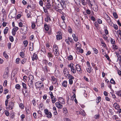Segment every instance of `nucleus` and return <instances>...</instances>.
Masks as SVG:
<instances>
[{
  "label": "nucleus",
  "instance_id": "1",
  "mask_svg": "<svg viewBox=\"0 0 121 121\" xmlns=\"http://www.w3.org/2000/svg\"><path fill=\"white\" fill-rule=\"evenodd\" d=\"M35 86L37 88H39L40 89H43L44 87L43 82L40 81H38L35 83Z\"/></svg>",
  "mask_w": 121,
  "mask_h": 121
},
{
  "label": "nucleus",
  "instance_id": "2",
  "mask_svg": "<svg viewBox=\"0 0 121 121\" xmlns=\"http://www.w3.org/2000/svg\"><path fill=\"white\" fill-rule=\"evenodd\" d=\"M104 17L105 19L108 22L109 25L111 26H112L113 24L112 22H111V20L109 16L106 14H104Z\"/></svg>",
  "mask_w": 121,
  "mask_h": 121
},
{
  "label": "nucleus",
  "instance_id": "3",
  "mask_svg": "<svg viewBox=\"0 0 121 121\" xmlns=\"http://www.w3.org/2000/svg\"><path fill=\"white\" fill-rule=\"evenodd\" d=\"M56 1L57 2H58V4H57V3H56V4H59V3H61V6H62V8L61 9H58L57 11H58V12H59V11H61L63 9V5H64L65 4V0H60V1L59 2V0H56Z\"/></svg>",
  "mask_w": 121,
  "mask_h": 121
},
{
  "label": "nucleus",
  "instance_id": "4",
  "mask_svg": "<svg viewBox=\"0 0 121 121\" xmlns=\"http://www.w3.org/2000/svg\"><path fill=\"white\" fill-rule=\"evenodd\" d=\"M50 0H47V7L49 9L51 6V4H53V3H54V1L55 3L56 4V2H57L55 1V0H52L51 2V3Z\"/></svg>",
  "mask_w": 121,
  "mask_h": 121
},
{
  "label": "nucleus",
  "instance_id": "5",
  "mask_svg": "<svg viewBox=\"0 0 121 121\" xmlns=\"http://www.w3.org/2000/svg\"><path fill=\"white\" fill-rule=\"evenodd\" d=\"M27 27L25 26L22 27L21 29V31H23L22 32V34H25L26 33V32L27 31Z\"/></svg>",
  "mask_w": 121,
  "mask_h": 121
},
{
  "label": "nucleus",
  "instance_id": "6",
  "mask_svg": "<svg viewBox=\"0 0 121 121\" xmlns=\"http://www.w3.org/2000/svg\"><path fill=\"white\" fill-rule=\"evenodd\" d=\"M75 67L76 68V69L77 71H79L80 73L82 72V71L81 69V66L78 65H77L75 66Z\"/></svg>",
  "mask_w": 121,
  "mask_h": 121
},
{
  "label": "nucleus",
  "instance_id": "7",
  "mask_svg": "<svg viewBox=\"0 0 121 121\" xmlns=\"http://www.w3.org/2000/svg\"><path fill=\"white\" fill-rule=\"evenodd\" d=\"M74 67V65L72 63H71L68 65V69L70 70L73 69V68Z\"/></svg>",
  "mask_w": 121,
  "mask_h": 121
},
{
  "label": "nucleus",
  "instance_id": "8",
  "mask_svg": "<svg viewBox=\"0 0 121 121\" xmlns=\"http://www.w3.org/2000/svg\"><path fill=\"white\" fill-rule=\"evenodd\" d=\"M55 104L56 107L59 109L62 108L63 107V106L59 102H56L55 103Z\"/></svg>",
  "mask_w": 121,
  "mask_h": 121
},
{
  "label": "nucleus",
  "instance_id": "9",
  "mask_svg": "<svg viewBox=\"0 0 121 121\" xmlns=\"http://www.w3.org/2000/svg\"><path fill=\"white\" fill-rule=\"evenodd\" d=\"M113 106L114 107L115 109L118 110L120 108V107L118 104L116 103H115L113 104Z\"/></svg>",
  "mask_w": 121,
  "mask_h": 121
},
{
  "label": "nucleus",
  "instance_id": "10",
  "mask_svg": "<svg viewBox=\"0 0 121 121\" xmlns=\"http://www.w3.org/2000/svg\"><path fill=\"white\" fill-rule=\"evenodd\" d=\"M33 82L32 80H29L28 82V85L30 87H33Z\"/></svg>",
  "mask_w": 121,
  "mask_h": 121
},
{
  "label": "nucleus",
  "instance_id": "11",
  "mask_svg": "<svg viewBox=\"0 0 121 121\" xmlns=\"http://www.w3.org/2000/svg\"><path fill=\"white\" fill-rule=\"evenodd\" d=\"M52 79L53 83L54 84L56 83L57 81V79L56 78H55L54 77L52 76Z\"/></svg>",
  "mask_w": 121,
  "mask_h": 121
},
{
  "label": "nucleus",
  "instance_id": "12",
  "mask_svg": "<svg viewBox=\"0 0 121 121\" xmlns=\"http://www.w3.org/2000/svg\"><path fill=\"white\" fill-rule=\"evenodd\" d=\"M47 56L49 59H50L51 58H53V55L51 52H49L48 53Z\"/></svg>",
  "mask_w": 121,
  "mask_h": 121
},
{
  "label": "nucleus",
  "instance_id": "13",
  "mask_svg": "<svg viewBox=\"0 0 121 121\" xmlns=\"http://www.w3.org/2000/svg\"><path fill=\"white\" fill-rule=\"evenodd\" d=\"M14 106V104L12 102H10L9 103V108H10L11 109H12Z\"/></svg>",
  "mask_w": 121,
  "mask_h": 121
},
{
  "label": "nucleus",
  "instance_id": "14",
  "mask_svg": "<svg viewBox=\"0 0 121 121\" xmlns=\"http://www.w3.org/2000/svg\"><path fill=\"white\" fill-rule=\"evenodd\" d=\"M59 101L62 104H65V102L64 99L62 97H59Z\"/></svg>",
  "mask_w": 121,
  "mask_h": 121
},
{
  "label": "nucleus",
  "instance_id": "15",
  "mask_svg": "<svg viewBox=\"0 0 121 121\" xmlns=\"http://www.w3.org/2000/svg\"><path fill=\"white\" fill-rule=\"evenodd\" d=\"M72 36L73 38L74 41L75 42H77L78 40V37L76 36L75 34H73L72 35Z\"/></svg>",
  "mask_w": 121,
  "mask_h": 121
},
{
  "label": "nucleus",
  "instance_id": "16",
  "mask_svg": "<svg viewBox=\"0 0 121 121\" xmlns=\"http://www.w3.org/2000/svg\"><path fill=\"white\" fill-rule=\"evenodd\" d=\"M59 50V49L58 46L56 45H54L53 46V52L55 51Z\"/></svg>",
  "mask_w": 121,
  "mask_h": 121
},
{
  "label": "nucleus",
  "instance_id": "17",
  "mask_svg": "<svg viewBox=\"0 0 121 121\" xmlns=\"http://www.w3.org/2000/svg\"><path fill=\"white\" fill-rule=\"evenodd\" d=\"M56 37L57 39L58 40H60L62 38V36L60 34L57 35H56Z\"/></svg>",
  "mask_w": 121,
  "mask_h": 121
},
{
  "label": "nucleus",
  "instance_id": "18",
  "mask_svg": "<svg viewBox=\"0 0 121 121\" xmlns=\"http://www.w3.org/2000/svg\"><path fill=\"white\" fill-rule=\"evenodd\" d=\"M32 58V60L34 61L35 59L36 60L37 59V56L36 54H34Z\"/></svg>",
  "mask_w": 121,
  "mask_h": 121
},
{
  "label": "nucleus",
  "instance_id": "19",
  "mask_svg": "<svg viewBox=\"0 0 121 121\" xmlns=\"http://www.w3.org/2000/svg\"><path fill=\"white\" fill-rule=\"evenodd\" d=\"M33 43H30V46L29 49L30 50L32 51L33 50Z\"/></svg>",
  "mask_w": 121,
  "mask_h": 121
},
{
  "label": "nucleus",
  "instance_id": "20",
  "mask_svg": "<svg viewBox=\"0 0 121 121\" xmlns=\"http://www.w3.org/2000/svg\"><path fill=\"white\" fill-rule=\"evenodd\" d=\"M67 82L66 81H64L62 83V85L63 86L66 87L67 86Z\"/></svg>",
  "mask_w": 121,
  "mask_h": 121
},
{
  "label": "nucleus",
  "instance_id": "21",
  "mask_svg": "<svg viewBox=\"0 0 121 121\" xmlns=\"http://www.w3.org/2000/svg\"><path fill=\"white\" fill-rule=\"evenodd\" d=\"M86 70L87 72L89 73H90L92 71V69H91V67H88V68L86 69Z\"/></svg>",
  "mask_w": 121,
  "mask_h": 121
},
{
  "label": "nucleus",
  "instance_id": "22",
  "mask_svg": "<svg viewBox=\"0 0 121 121\" xmlns=\"http://www.w3.org/2000/svg\"><path fill=\"white\" fill-rule=\"evenodd\" d=\"M9 30V28L7 27H6L4 31V34H6L8 32Z\"/></svg>",
  "mask_w": 121,
  "mask_h": 121
},
{
  "label": "nucleus",
  "instance_id": "23",
  "mask_svg": "<svg viewBox=\"0 0 121 121\" xmlns=\"http://www.w3.org/2000/svg\"><path fill=\"white\" fill-rule=\"evenodd\" d=\"M45 20L46 22H48L49 20L51 21V19L49 16H47V17L45 18Z\"/></svg>",
  "mask_w": 121,
  "mask_h": 121
},
{
  "label": "nucleus",
  "instance_id": "24",
  "mask_svg": "<svg viewBox=\"0 0 121 121\" xmlns=\"http://www.w3.org/2000/svg\"><path fill=\"white\" fill-rule=\"evenodd\" d=\"M23 43L25 47H26L28 44V42L27 40L24 41L23 42Z\"/></svg>",
  "mask_w": 121,
  "mask_h": 121
},
{
  "label": "nucleus",
  "instance_id": "25",
  "mask_svg": "<svg viewBox=\"0 0 121 121\" xmlns=\"http://www.w3.org/2000/svg\"><path fill=\"white\" fill-rule=\"evenodd\" d=\"M66 69H64L63 71V73L64 75L65 76L67 75V74H68L69 73V71H66Z\"/></svg>",
  "mask_w": 121,
  "mask_h": 121
},
{
  "label": "nucleus",
  "instance_id": "26",
  "mask_svg": "<svg viewBox=\"0 0 121 121\" xmlns=\"http://www.w3.org/2000/svg\"><path fill=\"white\" fill-rule=\"evenodd\" d=\"M73 69H71L70 70L71 72L73 74H75L76 72V69L74 68V67L73 68Z\"/></svg>",
  "mask_w": 121,
  "mask_h": 121
},
{
  "label": "nucleus",
  "instance_id": "27",
  "mask_svg": "<svg viewBox=\"0 0 121 121\" xmlns=\"http://www.w3.org/2000/svg\"><path fill=\"white\" fill-rule=\"evenodd\" d=\"M65 77L66 78H67L69 79L72 77V78L73 76H72L71 75L69 74V73H68V74H67V75L65 76Z\"/></svg>",
  "mask_w": 121,
  "mask_h": 121
},
{
  "label": "nucleus",
  "instance_id": "28",
  "mask_svg": "<svg viewBox=\"0 0 121 121\" xmlns=\"http://www.w3.org/2000/svg\"><path fill=\"white\" fill-rule=\"evenodd\" d=\"M74 79V77H73V78H72V77L71 78H70L69 79V84L71 85L73 83V79Z\"/></svg>",
  "mask_w": 121,
  "mask_h": 121
},
{
  "label": "nucleus",
  "instance_id": "29",
  "mask_svg": "<svg viewBox=\"0 0 121 121\" xmlns=\"http://www.w3.org/2000/svg\"><path fill=\"white\" fill-rule=\"evenodd\" d=\"M101 98L99 96L96 99V101L97 103H98L101 101Z\"/></svg>",
  "mask_w": 121,
  "mask_h": 121
},
{
  "label": "nucleus",
  "instance_id": "30",
  "mask_svg": "<svg viewBox=\"0 0 121 121\" xmlns=\"http://www.w3.org/2000/svg\"><path fill=\"white\" fill-rule=\"evenodd\" d=\"M8 73L7 72H6L5 71V72L4 75H3V76L4 77V78H8Z\"/></svg>",
  "mask_w": 121,
  "mask_h": 121
},
{
  "label": "nucleus",
  "instance_id": "31",
  "mask_svg": "<svg viewBox=\"0 0 121 121\" xmlns=\"http://www.w3.org/2000/svg\"><path fill=\"white\" fill-rule=\"evenodd\" d=\"M59 50L55 51L54 52H53L54 53V55L55 56H58L59 54V53L58 52Z\"/></svg>",
  "mask_w": 121,
  "mask_h": 121
},
{
  "label": "nucleus",
  "instance_id": "32",
  "mask_svg": "<svg viewBox=\"0 0 121 121\" xmlns=\"http://www.w3.org/2000/svg\"><path fill=\"white\" fill-rule=\"evenodd\" d=\"M27 60V59L24 58L21 61V63L22 64H24L26 62Z\"/></svg>",
  "mask_w": 121,
  "mask_h": 121
},
{
  "label": "nucleus",
  "instance_id": "33",
  "mask_svg": "<svg viewBox=\"0 0 121 121\" xmlns=\"http://www.w3.org/2000/svg\"><path fill=\"white\" fill-rule=\"evenodd\" d=\"M94 24L96 28H98L99 27V25L96 22H94Z\"/></svg>",
  "mask_w": 121,
  "mask_h": 121
},
{
  "label": "nucleus",
  "instance_id": "34",
  "mask_svg": "<svg viewBox=\"0 0 121 121\" xmlns=\"http://www.w3.org/2000/svg\"><path fill=\"white\" fill-rule=\"evenodd\" d=\"M99 117L100 115L99 114H96L95 115L94 117L96 119H99Z\"/></svg>",
  "mask_w": 121,
  "mask_h": 121
},
{
  "label": "nucleus",
  "instance_id": "35",
  "mask_svg": "<svg viewBox=\"0 0 121 121\" xmlns=\"http://www.w3.org/2000/svg\"><path fill=\"white\" fill-rule=\"evenodd\" d=\"M98 9V7L96 5L93 8V10L95 11H97Z\"/></svg>",
  "mask_w": 121,
  "mask_h": 121
},
{
  "label": "nucleus",
  "instance_id": "36",
  "mask_svg": "<svg viewBox=\"0 0 121 121\" xmlns=\"http://www.w3.org/2000/svg\"><path fill=\"white\" fill-rule=\"evenodd\" d=\"M63 112L67 114L68 113V111L67 109L66 108H63Z\"/></svg>",
  "mask_w": 121,
  "mask_h": 121
},
{
  "label": "nucleus",
  "instance_id": "37",
  "mask_svg": "<svg viewBox=\"0 0 121 121\" xmlns=\"http://www.w3.org/2000/svg\"><path fill=\"white\" fill-rule=\"evenodd\" d=\"M111 43L112 44H114L115 43V40L112 38H111L110 39Z\"/></svg>",
  "mask_w": 121,
  "mask_h": 121
},
{
  "label": "nucleus",
  "instance_id": "38",
  "mask_svg": "<svg viewBox=\"0 0 121 121\" xmlns=\"http://www.w3.org/2000/svg\"><path fill=\"white\" fill-rule=\"evenodd\" d=\"M51 99H52V102L53 103H55L56 100V98L55 97H52V98Z\"/></svg>",
  "mask_w": 121,
  "mask_h": 121
},
{
  "label": "nucleus",
  "instance_id": "39",
  "mask_svg": "<svg viewBox=\"0 0 121 121\" xmlns=\"http://www.w3.org/2000/svg\"><path fill=\"white\" fill-rule=\"evenodd\" d=\"M44 27L45 30L46 31H48L49 29V27L47 25H44Z\"/></svg>",
  "mask_w": 121,
  "mask_h": 121
},
{
  "label": "nucleus",
  "instance_id": "40",
  "mask_svg": "<svg viewBox=\"0 0 121 121\" xmlns=\"http://www.w3.org/2000/svg\"><path fill=\"white\" fill-rule=\"evenodd\" d=\"M23 92L24 94V95L25 96H27L28 95V94H29V92H28V91H27V90H26L25 91V93H24V91H22V93Z\"/></svg>",
  "mask_w": 121,
  "mask_h": 121
},
{
  "label": "nucleus",
  "instance_id": "41",
  "mask_svg": "<svg viewBox=\"0 0 121 121\" xmlns=\"http://www.w3.org/2000/svg\"><path fill=\"white\" fill-rule=\"evenodd\" d=\"M22 85L23 88L25 89H26L27 88L26 85V84L24 82H22Z\"/></svg>",
  "mask_w": 121,
  "mask_h": 121
},
{
  "label": "nucleus",
  "instance_id": "42",
  "mask_svg": "<svg viewBox=\"0 0 121 121\" xmlns=\"http://www.w3.org/2000/svg\"><path fill=\"white\" fill-rule=\"evenodd\" d=\"M92 49L95 53L97 54L98 53V50L95 48H93Z\"/></svg>",
  "mask_w": 121,
  "mask_h": 121
},
{
  "label": "nucleus",
  "instance_id": "43",
  "mask_svg": "<svg viewBox=\"0 0 121 121\" xmlns=\"http://www.w3.org/2000/svg\"><path fill=\"white\" fill-rule=\"evenodd\" d=\"M47 117L49 118H51L52 117V114L50 112H49V113L47 116Z\"/></svg>",
  "mask_w": 121,
  "mask_h": 121
},
{
  "label": "nucleus",
  "instance_id": "44",
  "mask_svg": "<svg viewBox=\"0 0 121 121\" xmlns=\"http://www.w3.org/2000/svg\"><path fill=\"white\" fill-rule=\"evenodd\" d=\"M16 63L17 64H19L21 61L20 59L19 58H17L16 59Z\"/></svg>",
  "mask_w": 121,
  "mask_h": 121
},
{
  "label": "nucleus",
  "instance_id": "45",
  "mask_svg": "<svg viewBox=\"0 0 121 121\" xmlns=\"http://www.w3.org/2000/svg\"><path fill=\"white\" fill-rule=\"evenodd\" d=\"M44 113L47 115V116L48 113H49V112L48 110L47 109H45L44 110Z\"/></svg>",
  "mask_w": 121,
  "mask_h": 121
},
{
  "label": "nucleus",
  "instance_id": "46",
  "mask_svg": "<svg viewBox=\"0 0 121 121\" xmlns=\"http://www.w3.org/2000/svg\"><path fill=\"white\" fill-rule=\"evenodd\" d=\"M29 80H33L34 79V77L32 75H30L29 76Z\"/></svg>",
  "mask_w": 121,
  "mask_h": 121
},
{
  "label": "nucleus",
  "instance_id": "47",
  "mask_svg": "<svg viewBox=\"0 0 121 121\" xmlns=\"http://www.w3.org/2000/svg\"><path fill=\"white\" fill-rule=\"evenodd\" d=\"M21 86L19 84H17L15 86V88L17 89H19L20 88Z\"/></svg>",
  "mask_w": 121,
  "mask_h": 121
},
{
  "label": "nucleus",
  "instance_id": "48",
  "mask_svg": "<svg viewBox=\"0 0 121 121\" xmlns=\"http://www.w3.org/2000/svg\"><path fill=\"white\" fill-rule=\"evenodd\" d=\"M76 46L77 48H79L80 47V44L78 42L76 44Z\"/></svg>",
  "mask_w": 121,
  "mask_h": 121
},
{
  "label": "nucleus",
  "instance_id": "49",
  "mask_svg": "<svg viewBox=\"0 0 121 121\" xmlns=\"http://www.w3.org/2000/svg\"><path fill=\"white\" fill-rule=\"evenodd\" d=\"M112 47V48L115 50L118 49V47L116 45H113Z\"/></svg>",
  "mask_w": 121,
  "mask_h": 121
},
{
  "label": "nucleus",
  "instance_id": "50",
  "mask_svg": "<svg viewBox=\"0 0 121 121\" xmlns=\"http://www.w3.org/2000/svg\"><path fill=\"white\" fill-rule=\"evenodd\" d=\"M68 60H71L73 59V57L72 55H70L68 57Z\"/></svg>",
  "mask_w": 121,
  "mask_h": 121
},
{
  "label": "nucleus",
  "instance_id": "51",
  "mask_svg": "<svg viewBox=\"0 0 121 121\" xmlns=\"http://www.w3.org/2000/svg\"><path fill=\"white\" fill-rule=\"evenodd\" d=\"M20 55L22 58L24 57L25 56L24 53L23 52H20Z\"/></svg>",
  "mask_w": 121,
  "mask_h": 121
},
{
  "label": "nucleus",
  "instance_id": "52",
  "mask_svg": "<svg viewBox=\"0 0 121 121\" xmlns=\"http://www.w3.org/2000/svg\"><path fill=\"white\" fill-rule=\"evenodd\" d=\"M19 29V28L18 27L15 26L13 28V30L14 31H15V32H16L17 30H18Z\"/></svg>",
  "mask_w": 121,
  "mask_h": 121
},
{
  "label": "nucleus",
  "instance_id": "53",
  "mask_svg": "<svg viewBox=\"0 0 121 121\" xmlns=\"http://www.w3.org/2000/svg\"><path fill=\"white\" fill-rule=\"evenodd\" d=\"M113 15L114 17L115 18H117L118 17V16L117 13H113Z\"/></svg>",
  "mask_w": 121,
  "mask_h": 121
},
{
  "label": "nucleus",
  "instance_id": "54",
  "mask_svg": "<svg viewBox=\"0 0 121 121\" xmlns=\"http://www.w3.org/2000/svg\"><path fill=\"white\" fill-rule=\"evenodd\" d=\"M9 38L10 40L11 41L13 42L14 41L13 38V36H9Z\"/></svg>",
  "mask_w": 121,
  "mask_h": 121
},
{
  "label": "nucleus",
  "instance_id": "55",
  "mask_svg": "<svg viewBox=\"0 0 121 121\" xmlns=\"http://www.w3.org/2000/svg\"><path fill=\"white\" fill-rule=\"evenodd\" d=\"M110 82L111 83L113 84H115L116 83L115 82L112 78L111 79Z\"/></svg>",
  "mask_w": 121,
  "mask_h": 121
},
{
  "label": "nucleus",
  "instance_id": "56",
  "mask_svg": "<svg viewBox=\"0 0 121 121\" xmlns=\"http://www.w3.org/2000/svg\"><path fill=\"white\" fill-rule=\"evenodd\" d=\"M49 94L50 95L51 98H52V97H54V96L52 92L51 91H50L49 92Z\"/></svg>",
  "mask_w": 121,
  "mask_h": 121
},
{
  "label": "nucleus",
  "instance_id": "57",
  "mask_svg": "<svg viewBox=\"0 0 121 121\" xmlns=\"http://www.w3.org/2000/svg\"><path fill=\"white\" fill-rule=\"evenodd\" d=\"M7 80H5L4 81V82L3 84V85L4 86H7Z\"/></svg>",
  "mask_w": 121,
  "mask_h": 121
},
{
  "label": "nucleus",
  "instance_id": "58",
  "mask_svg": "<svg viewBox=\"0 0 121 121\" xmlns=\"http://www.w3.org/2000/svg\"><path fill=\"white\" fill-rule=\"evenodd\" d=\"M5 114L7 116H8L9 115V112L7 111H5Z\"/></svg>",
  "mask_w": 121,
  "mask_h": 121
},
{
  "label": "nucleus",
  "instance_id": "59",
  "mask_svg": "<svg viewBox=\"0 0 121 121\" xmlns=\"http://www.w3.org/2000/svg\"><path fill=\"white\" fill-rule=\"evenodd\" d=\"M32 103L33 104V105L35 106L36 105V102L35 101V99H34L32 101Z\"/></svg>",
  "mask_w": 121,
  "mask_h": 121
},
{
  "label": "nucleus",
  "instance_id": "60",
  "mask_svg": "<svg viewBox=\"0 0 121 121\" xmlns=\"http://www.w3.org/2000/svg\"><path fill=\"white\" fill-rule=\"evenodd\" d=\"M117 73L118 75L120 76H121V71L119 69H117Z\"/></svg>",
  "mask_w": 121,
  "mask_h": 121
},
{
  "label": "nucleus",
  "instance_id": "61",
  "mask_svg": "<svg viewBox=\"0 0 121 121\" xmlns=\"http://www.w3.org/2000/svg\"><path fill=\"white\" fill-rule=\"evenodd\" d=\"M27 16L28 18H31L30 12L29 13L27 14Z\"/></svg>",
  "mask_w": 121,
  "mask_h": 121
},
{
  "label": "nucleus",
  "instance_id": "62",
  "mask_svg": "<svg viewBox=\"0 0 121 121\" xmlns=\"http://www.w3.org/2000/svg\"><path fill=\"white\" fill-rule=\"evenodd\" d=\"M91 20H92L93 22H95V18L91 16Z\"/></svg>",
  "mask_w": 121,
  "mask_h": 121
},
{
  "label": "nucleus",
  "instance_id": "63",
  "mask_svg": "<svg viewBox=\"0 0 121 121\" xmlns=\"http://www.w3.org/2000/svg\"><path fill=\"white\" fill-rule=\"evenodd\" d=\"M117 94L118 96L121 97V91L120 90L117 92Z\"/></svg>",
  "mask_w": 121,
  "mask_h": 121
},
{
  "label": "nucleus",
  "instance_id": "64",
  "mask_svg": "<svg viewBox=\"0 0 121 121\" xmlns=\"http://www.w3.org/2000/svg\"><path fill=\"white\" fill-rule=\"evenodd\" d=\"M9 91L7 89H5L4 90V94H6L7 93H8V92Z\"/></svg>",
  "mask_w": 121,
  "mask_h": 121
}]
</instances>
